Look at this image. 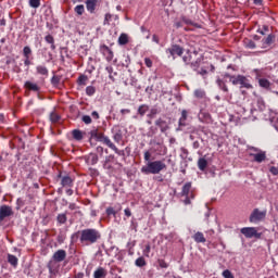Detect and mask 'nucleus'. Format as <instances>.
<instances>
[{"label": "nucleus", "mask_w": 278, "mask_h": 278, "mask_svg": "<svg viewBox=\"0 0 278 278\" xmlns=\"http://www.w3.org/2000/svg\"><path fill=\"white\" fill-rule=\"evenodd\" d=\"M134 247H136V240L129 241L127 243V249H130V251L134 250Z\"/></svg>", "instance_id": "61"}, {"label": "nucleus", "mask_w": 278, "mask_h": 278, "mask_svg": "<svg viewBox=\"0 0 278 278\" xmlns=\"http://www.w3.org/2000/svg\"><path fill=\"white\" fill-rule=\"evenodd\" d=\"M185 197H186L184 201L185 205H190L191 203L190 199H194V194L191 193L190 195H185Z\"/></svg>", "instance_id": "55"}, {"label": "nucleus", "mask_w": 278, "mask_h": 278, "mask_svg": "<svg viewBox=\"0 0 278 278\" xmlns=\"http://www.w3.org/2000/svg\"><path fill=\"white\" fill-rule=\"evenodd\" d=\"M56 220L59 225H66L68 217H66V213H61L56 216Z\"/></svg>", "instance_id": "29"}, {"label": "nucleus", "mask_w": 278, "mask_h": 278, "mask_svg": "<svg viewBox=\"0 0 278 278\" xmlns=\"http://www.w3.org/2000/svg\"><path fill=\"white\" fill-rule=\"evenodd\" d=\"M113 151L117 154L121 155L122 157H125V150H118L116 146L114 147Z\"/></svg>", "instance_id": "54"}, {"label": "nucleus", "mask_w": 278, "mask_h": 278, "mask_svg": "<svg viewBox=\"0 0 278 278\" xmlns=\"http://www.w3.org/2000/svg\"><path fill=\"white\" fill-rule=\"evenodd\" d=\"M165 168L166 163L164 161H149L147 165L141 167V173L143 175H160Z\"/></svg>", "instance_id": "2"}, {"label": "nucleus", "mask_w": 278, "mask_h": 278, "mask_svg": "<svg viewBox=\"0 0 278 278\" xmlns=\"http://www.w3.org/2000/svg\"><path fill=\"white\" fill-rule=\"evenodd\" d=\"M88 164H91V166H94L99 162V155L96 153H90L87 157Z\"/></svg>", "instance_id": "23"}, {"label": "nucleus", "mask_w": 278, "mask_h": 278, "mask_svg": "<svg viewBox=\"0 0 278 278\" xmlns=\"http://www.w3.org/2000/svg\"><path fill=\"white\" fill-rule=\"evenodd\" d=\"M104 138L105 135H103V132H98V135L96 136V140H98L99 142H103Z\"/></svg>", "instance_id": "60"}, {"label": "nucleus", "mask_w": 278, "mask_h": 278, "mask_svg": "<svg viewBox=\"0 0 278 278\" xmlns=\"http://www.w3.org/2000/svg\"><path fill=\"white\" fill-rule=\"evenodd\" d=\"M8 262L9 264H11V266H13L14 268H16L18 266V257H16L13 254H8Z\"/></svg>", "instance_id": "24"}, {"label": "nucleus", "mask_w": 278, "mask_h": 278, "mask_svg": "<svg viewBox=\"0 0 278 278\" xmlns=\"http://www.w3.org/2000/svg\"><path fill=\"white\" fill-rule=\"evenodd\" d=\"M52 260L59 263L64 262V260H66V250H58L56 252H54V254L52 255Z\"/></svg>", "instance_id": "13"}, {"label": "nucleus", "mask_w": 278, "mask_h": 278, "mask_svg": "<svg viewBox=\"0 0 278 278\" xmlns=\"http://www.w3.org/2000/svg\"><path fill=\"white\" fill-rule=\"evenodd\" d=\"M157 264L160 266V268H168V263H166V261L159 258L157 260Z\"/></svg>", "instance_id": "49"}, {"label": "nucleus", "mask_w": 278, "mask_h": 278, "mask_svg": "<svg viewBox=\"0 0 278 278\" xmlns=\"http://www.w3.org/2000/svg\"><path fill=\"white\" fill-rule=\"evenodd\" d=\"M77 238H79L81 244H86L88 247L90 244H97V242H99V239L101 238V232L94 228H87L72 235V240H77Z\"/></svg>", "instance_id": "1"}, {"label": "nucleus", "mask_w": 278, "mask_h": 278, "mask_svg": "<svg viewBox=\"0 0 278 278\" xmlns=\"http://www.w3.org/2000/svg\"><path fill=\"white\" fill-rule=\"evenodd\" d=\"M99 134V129H92L90 130L89 135H90V140H92V138H97Z\"/></svg>", "instance_id": "57"}, {"label": "nucleus", "mask_w": 278, "mask_h": 278, "mask_svg": "<svg viewBox=\"0 0 278 278\" xmlns=\"http://www.w3.org/2000/svg\"><path fill=\"white\" fill-rule=\"evenodd\" d=\"M217 86L223 90L224 92H229V89L227 88V85H225V81H223L220 78L217 79Z\"/></svg>", "instance_id": "40"}, {"label": "nucleus", "mask_w": 278, "mask_h": 278, "mask_svg": "<svg viewBox=\"0 0 278 278\" xmlns=\"http://www.w3.org/2000/svg\"><path fill=\"white\" fill-rule=\"evenodd\" d=\"M270 27L268 25H263L262 28L257 29V34H261L262 36H266L268 34Z\"/></svg>", "instance_id": "41"}, {"label": "nucleus", "mask_w": 278, "mask_h": 278, "mask_svg": "<svg viewBox=\"0 0 278 278\" xmlns=\"http://www.w3.org/2000/svg\"><path fill=\"white\" fill-rule=\"evenodd\" d=\"M106 214L108 216H116V211H114V207H108Z\"/></svg>", "instance_id": "56"}, {"label": "nucleus", "mask_w": 278, "mask_h": 278, "mask_svg": "<svg viewBox=\"0 0 278 278\" xmlns=\"http://www.w3.org/2000/svg\"><path fill=\"white\" fill-rule=\"evenodd\" d=\"M100 53H102L108 62H112L114 60V51H112L110 47L105 45L100 46Z\"/></svg>", "instance_id": "8"}, {"label": "nucleus", "mask_w": 278, "mask_h": 278, "mask_svg": "<svg viewBox=\"0 0 278 278\" xmlns=\"http://www.w3.org/2000/svg\"><path fill=\"white\" fill-rule=\"evenodd\" d=\"M157 114H160V109L153 106L150 110V113L148 114V118H155V116H157Z\"/></svg>", "instance_id": "37"}, {"label": "nucleus", "mask_w": 278, "mask_h": 278, "mask_svg": "<svg viewBox=\"0 0 278 278\" xmlns=\"http://www.w3.org/2000/svg\"><path fill=\"white\" fill-rule=\"evenodd\" d=\"M84 136H86V132H84V131H81L79 129L72 130V137L77 142H81V140H84Z\"/></svg>", "instance_id": "16"}, {"label": "nucleus", "mask_w": 278, "mask_h": 278, "mask_svg": "<svg viewBox=\"0 0 278 278\" xmlns=\"http://www.w3.org/2000/svg\"><path fill=\"white\" fill-rule=\"evenodd\" d=\"M258 86H261V88H270V81H268V79L266 78H260L258 79Z\"/></svg>", "instance_id": "33"}, {"label": "nucleus", "mask_w": 278, "mask_h": 278, "mask_svg": "<svg viewBox=\"0 0 278 278\" xmlns=\"http://www.w3.org/2000/svg\"><path fill=\"white\" fill-rule=\"evenodd\" d=\"M150 253H151V244H147L146 248L143 249V255L146 257H149Z\"/></svg>", "instance_id": "52"}, {"label": "nucleus", "mask_w": 278, "mask_h": 278, "mask_svg": "<svg viewBox=\"0 0 278 278\" xmlns=\"http://www.w3.org/2000/svg\"><path fill=\"white\" fill-rule=\"evenodd\" d=\"M156 134H157V128L153 126L149 128V131H148L149 138H153V136H155Z\"/></svg>", "instance_id": "47"}, {"label": "nucleus", "mask_w": 278, "mask_h": 278, "mask_svg": "<svg viewBox=\"0 0 278 278\" xmlns=\"http://www.w3.org/2000/svg\"><path fill=\"white\" fill-rule=\"evenodd\" d=\"M144 161L146 162H151V152H149V151L144 152Z\"/></svg>", "instance_id": "62"}, {"label": "nucleus", "mask_w": 278, "mask_h": 278, "mask_svg": "<svg viewBox=\"0 0 278 278\" xmlns=\"http://www.w3.org/2000/svg\"><path fill=\"white\" fill-rule=\"evenodd\" d=\"M256 108L258 110V112H264V110H266V102H264L263 98L256 99Z\"/></svg>", "instance_id": "26"}, {"label": "nucleus", "mask_w": 278, "mask_h": 278, "mask_svg": "<svg viewBox=\"0 0 278 278\" xmlns=\"http://www.w3.org/2000/svg\"><path fill=\"white\" fill-rule=\"evenodd\" d=\"M166 53H169V55H172V58H175V55L181 56V55H184V48H181L178 45H174L166 50Z\"/></svg>", "instance_id": "9"}, {"label": "nucleus", "mask_w": 278, "mask_h": 278, "mask_svg": "<svg viewBox=\"0 0 278 278\" xmlns=\"http://www.w3.org/2000/svg\"><path fill=\"white\" fill-rule=\"evenodd\" d=\"M241 233L245 236V238H256L257 240L262 238V233L257 232V228L255 227L241 228Z\"/></svg>", "instance_id": "5"}, {"label": "nucleus", "mask_w": 278, "mask_h": 278, "mask_svg": "<svg viewBox=\"0 0 278 278\" xmlns=\"http://www.w3.org/2000/svg\"><path fill=\"white\" fill-rule=\"evenodd\" d=\"M225 77H228L229 81H231L233 86H240V88H247L248 90L253 88V86L251 85V83H249L245 76H231L229 74H225Z\"/></svg>", "instance_id": "3"}, {"label": "nucleus", "mask_w": 278, "mask_h": 278, "mask_svg": "<svg viewBox=\"0 0 278 278\" xmlns=\"http://www.w3.org/2000/svg\"><path fill=\"white\" fill-rule=\"evenodd\" d=\"M129 42V36L125 33L121 34L118 37V45L125 46Z\"/></svg>", "instance_id": "28"}, {"label": "nucleus", "mask_w": 278, "mask_h": 278, "mask_svg": "<svg viewBox=\"0 0 278 278\" xmlns=\"http://www.w3.org/2000/svg\"><path fill=\"white\" fill-rule=\"evenodd\" d=\"M45 40H46V42H48V45H51L52 51H55V39L53 38V36L47 35L45 37Z\"/></svg>", "instance_id": "30"}, {"label": "nucleus", "mask_w": 278, "mask_h": 278, "mask_svg": "<svg viewBox=\"0 0 278 278\" xmlns=\"http://www.w3.org/2000/svg\"><path fill=\"white\" fill-rule=\"evenodd\" d=\"M264 218H266V211L254 208L250 215V223H260V220H264Z\"/></svg>", "instance_id": "6"}, {"label": "nucleus", "mask_w": 278, "mask_h": 278, "mask_svg": "<svg viewBox=\"0 0 278 278\" xmlns=\"http://www.w3.org/2000/svg\"><path fill=\"white\" fill-rule=\"evenodd\" d=\"M144 64L148 68H151V66H153V61L150 58H146Z\"/></svg>", "instance_id": "58"}, {"label": "nucleus", "mask_w": 278, "mask_h": 278, "mask_svg": "<svg viewBox=\"0 0 278 278\" xmlns=\"http://www.w3.org/2000/svg\"><path fill=\"white\" fill-rule=\"evenodd\" d=\"M94 92H97V90L94 89V87L88 86V87L86 88V94H87L88 97H92V94H94Z\"/></svg>", "instance_id": "44"}, {"label": "nucleus", "mask_w": 278, "mask_h": 278, "mask_svg": "<svg viewBox=\"0 0 278 278\" xmlns=\"http://www.w3.org/2000/svg\"><path fill=\"white\" fill-rule=\"evenodd\" d=\"M222 275L224 278H236L233 277V274H231V270L229 269H225Z\"/></svg>", "instance_id": "48"}, {"label": "nucleus", "mask_w": 278, "mask_h": 278, "mask_svg": "<svg viewBox=\"0 0 278 278\" xmlns=\"http://www.w3.org/2000/svg\"><path fill=\"white\" fill-rule=\"evenodd\" d=\"M154 125L161 129V132H162V134H166V131H167L168 129H170V127L168 126V122L162 119V117H159V118L154 122Z\"/></svg>", "instance_id": "12"}, {"label": "nucleus", "mask_w": 278, "mask_h": 278, "mask_svg": "<svg viewBox=\"0 0 278 278\" xmlns=\"http://www.w3.org/2000/svg\"><path fill=\"white\" fill-rule=\"evenodd\" d=\"M135 266H138V268H142L143 266H147V261L144 257L140 256L135 261Z\"/></svg>", "instance_id": "34"}, {"label": "nucleus", "mask_w": 278, "mask_h": 278, "mask_svg": "<svg viewBox=\"0 0 278 278\" xmlns=\"http://www.w3.org/2000/svg\"><path fill=\"white\" fill-rule=\"evenodd\" d=\"M87 79H88V77L80 75L78 77V84L84 85V84H86Z\"/></svg>", "instance_id": "59"}, {"label": "nucleus", "mask_w": 278, "mask_h": 278, "mask_svg": "<svg viewBox=\"0 0 278 278\" xmlns=\"http://www.w3.org/2000/svg\"><path fill=\"white\" fill-rule=\"evenodd\" d=\"M103 144H106V147H109V149H114L116 146L112 142V140H110V137L104 136V138L102 139Z\"/></svg>", "instance_id": "36"}, {"label": "nucleus", "mask_w": 278, "mask_h": 278, "mask_svg": "<svg viewBox=\"0 0 278 278\" xmlns=\"http://www.w3.org/2000/svg\"><path fill=\"white\" fill-rule=\"evenodd\" d=\"M251 151H255L256 153H250V157H253L254 162L257 164H262V162H266V152L260 150L258 148L252 147Z\"/></svg>", "instance_id": "4"}, {"label": "nucleus", "mask_w": 278, "mask_h": 278, "mask_svg": "<svg viewBox=\"0 0 278 278\" xmlns=\"http://www.w3.org/2000/svg\"><path fill=\"white\" fill-rule=\"evenodd\" d=\"M269 172L271 173V175H275V176L278 175V168L275 167V166H271V167L269 168Z\"/></svg>", "instance_id": "63"}, {"label": "nucleus", "mask_w": 278, "mask_h": 278, "mask_svg": "<svg viewBox=\"0 0 278 278\" xmlns=\"http://www.w3.org/2000/svg\"><path fill=\"white\" fill-rule=\"evenodd\" d=\"M108 270L103 267H98L93 273V278H106Z\"/></svg>", "instance_id": "18"}, {"label": "nucleus", "mask_w": 278, "mask_h": 278, "mask_svg": "<svg viewBox=\"0 0 278 278\" xmlns=\"http://www.w3.org/2000/svg\"><path fill=\"white\" fill-rule=\"evenodd\" d=\"M58 177L61 179V186L63 188H73L74 180L73 178H71V176L68 175L62 176V173H60Z\"/></svg>", "instance_id": "10"}, {"label": "nucleus", "mask_w": 278, "mask_h": 278, "mask_svg": "<svg viewBox=\"0 0 278 278\" xmlns=\"http://www.w3.org/2000/svg\"><path fill=\"white\" fill-rule=\"evenodd\" d=\"M190 190H192V182H186L182 187L181 197H190Z\"/></svg>", "instance_id": "19"}, {"label": "nucleus", "mask_w": 278, "mask_h": 278, "mask_svg": "<svg viewBox=\"0 0 278 278\" xmlns=\"http://www.w3.org/2000/svg\"><path fill=\"white\" fill-rule=\"evenodd\" d=\"M60 81H62V76L54 75L51 78V84H52V86H54V88H58V86H60Z\"/></svg>", "instance_id": "35"}, {"label": "nucleus", "mask_w": 278, "mask_h": 278, "mask_svg": "<svg viewBox=\"0 0 278 278\" xmlns=\"http://www.w3.org/2000/svg\"><path fill=\"white\" fill-rule=\"evenodd\" d=\"M74 12L77 14V16H83L84 12H86V8L84 4H78L74 8Z\"/></svg>", "instance_id": "31"}, {"label": "nucleus", "mask_w": 278, "mask_h": 278, "mask_svg": "<svg viewBox=\"0 0 278 278\" xmlns=\"http://www.w3.org/2000/svg\"><path fill=\"white\" fill-rule=\"evenodd\" d=\"M245 47L248 48V49H255V41H253V40H247L245 41Z\"/></svg>", "instance_id": "50"}, {"label": "nucleus", "mask_w": 278, "mask_h": 278, "mask_svg": "<svg viewBox=\"0 0 278 278\" xmlns=\"http://www.w3.org/2000/svg\"><path fill=\"white\" fill-rule=\"evenodd\" d=\"M198 168L199 170H205L207 168V160L205 157H200L198 160Z\"/></svg>", "instance_id": "25"}, {"label": "nucleus", "mask_w": 278, "mask_h": 278, "mask_svg": "<svg viewBox=\"0 0 278 278\" xmlns=\"http://www.w3.org/2000/svg\"><path fill=\"white\" fill-rule=\"evenodd\" d=\"M275 34H269L267 37L262 39V47L263 49H266L268 47H270V45H273L275 42Z\"/></svg>", "instance_id": "14"}, {"label": "nucleus", "mask_w": 278, "mask_h": 278, "mask_svg": "<svg viewBox=\"0 0 278 278\" xmlns=\"http://www.w3.org/2000/svg\"><path fill=\"white\" fill-rule=\"evenodd\" d=\"M181 22L185 23V25H192L193 27H199V24H195L194 22H192V20L186 16L181 17Z\"/></svg>", "instance_id": "39"}, {"label": "nucleus", "mask_w": 278, "mask_h": 278, "mask_svg": "<svg viewBox=\"0 0 278 278\" xmlns=\"http://www.w3.org/2000/svg\"><path fill=\"white\" fill-rule=\"evenodd\" d=\"M81 121L85 123V125H90L92 123V117H90V115H84Z\"/></svg>", "instance_id": "45"}, {"label": "nucleus", "mask_w": 278, "mask_h": 278, "mask_svg": "<svg viewBox=\"0 0 278 278\" xmlns=\"http://www.w3.org/2000/svg\"><path fill=\"white\" fill-rule=\"evenodd\" d=\"M99 1L98 0H86V9L88 10V12L90 14H94V10H97V3Z\"/></svg>", "instance_id": "15"}, {"label": "nucleus", "mask_w": 278, "mask_h": 278, "mask_svg": "<svg viewBox=\"0 0 278 278\" xmlns=\"http://www.w3.org/2000/svg\"><path fill=\"white\" fill-rule=\"evenodd\" d=\"M30 8L38 9L40 8V0H29Z\"/></svg>", "instance_id": "46"}, {"label": "nucleus", "mask_w": 278, "mask_h": 278, "mask_svg": "<svg viewBox=\"0 0 278 278\" xmlns=\"http://www.w3.org/2000/svg\"><path fill=\"white\" fill-rule=\"evenodd\" d=\"M48 270L50 275H58V271L60 270V262L54 261L53 258L50 260L48 263Z\"/></svg>", "instance_id": "11"}, {"label": "nucleus", "mask_w": 278, "mask_h": 278, "mask_svg": "<svg viewBox=\"0 0 278 278\" xmlns=\"http://www.w3.org/2000/svg\"><path fill=\"white\" fill-rule=\"evenodd\" d=\"M112 21V14L106 13L104 16V25H110V22Z\"/></svg>", "instance_id": "53"}, {"label": "nucleus", "mask_w": 278, "mask_h": 278, "mask_svg": "<svg viewBox=\"0 0 278 278\" xmlns=\"http://www.w3.org/2000/svg\"><path fill=\"white\" fill-rule=\"evenodd\" d=\"M13 215H14V211H12V206L5 205V204L0 206V223H3L5 218Z\"/></svg>", "instance_id": "7"}, {"label": "nucleus", "mask_w": 278, "mask_h": 278, "mask_svg": "<svg viewBox=\"0 0 278 278\" xmlns=\"http://www.w3.org/2000/svg\"><path fill=\"white\" fill-rule=\"evenodd\" d=\"M193 240H194V242H198V243L206 242L205 236H203V232H201V231H198L193 235Z\"/></svg>", "instance_id": "22"}, {"label": "nucleus", "mask_w": 278, "mask_h": 278, "mask_svg": "<svg viewBox=\"0 0 278 278\" xmlns=\"http://www.w3.org/2000/svg\"><path fill=\"white\" fill-rule=\"evenodd\" d=\"M113 140L117 143L121 142L123 140V130H117L113 136Z\"/></svg>", "instance_id": "38"}, {"label": "nucleus", "mask_w": 278, "mask_h": 278, "mask_svg": "<svg viewBox=\"0 0 278 278\" xmlns=\"http://www.w3.org/2000/svg\"><path fill=\"white\" fill-rule=\"evenodd\" d=\"M60 115L58 113L52 112L50 114V121L51 123H60Z\"/></svg>", "instance_id": "43"}, {"label": "nucleus", "mask_w": 278, "mask_h": 278, "mask_svg": "<svg viewBox=\"0 0 278 278\" xmlns=\"http://www.w3.org/2000/svg\"><path fill=\"white\" fill-rule=\"evenodd\" d=\"M193 97H195V99H205L206 93H205V89H195L193 92Z\"/></svg>", "instance_id": "27"}, {"label": "nucleus", "mask_w": 278, "mask_h": 278, "mask_svg": "<svg viewBox=\"0 0 278 278\" xmlns=\"http://www.w3.org/2000/svg\"><path fill=\"white\" fill-rule=\"evenodd\" d=\"M147 112H149V105L147 104H141L137 110V114H140L141 116H144Z\"/></svg>", "instance_id": "32"}, {"label": "nucleus", "mask_w": 278, "mask_h": 278, "mask_svg": "<svg viewBox=\"0 0 278 278\" xmlns=\"http://www.w3.org/2000/svg\"><path fill=\"white\" fill-rule=\"evenodd\" d=\"M89 174L91 177H99V169L97 168H89Z\"/></svg>", "instance_id": "51"}, {"label": "nucleus", "mask_w": 278, "mask_h": 278, "mask_svg": "<svg viewBox=\"0 0 278 278\" xmlns=\"http://www.w3.org/2000/svg\"><path fill=\"white\" fill-rule=\"evenodd\" d=\"M112 160H114V155H109L103 164V168L105 170H109V173H114V166H112V164H110V162H112Z\"/></svg>", "instance_id": "17"}, {"label": "nucleus", "mask_w": 278, "mask_h": 278, "mask_svg": "<svg viewBox=\"0 0 278 278\" xmlns=\"http://www.w3.org/2000/svg\"><path fill=\"white\" fill-rule=\"evenodd\" d=\"M23 56L24 58H31V48L29 46H25L23 49Z\"/></svg>", "instance_id": "42"}, {"label": "nucleus", "mask_w": 278, "mask_h": 278, "mask_svg": "<svg viewBox=\"0 0 278 278\" xmlns=\"http://www.w3.org/2000/svg\"><path fill=\"white\" fill-rule=\"evenodd\" d=\"M186 121H188V111L182 110L179 118V127H186Z\"/></svg>", "instance_id": "21"}, {"label": "nucleus", "mask_w": 278, "mask_h": 278, "mask_svg": "<svg viewBox=\"0 0 278 278\" xmlns=\"http://www.w3.org/2000/svg\"><path fill=\"white\" fill-rule=\"evenodd\" d=\"M84 277H85V274L81 271L74 276V278H84Z\"/></svg>", "instance_id": "64"}, {"label": "nucleus", "mask_w": 278, "mask_h": 278, "mask_svg": "<svg viewBox=\"0 0 278 278\" xmlns=\"http://www.w3.org/2000/svg\"><path fill=\"white\" fill-rule=\"evenodd\" d=\"M24 86L27 88V90H31L33 92L40 91V87L31 81H26Z\"/></svg>", "instance_id": "20"}]
</instances>
